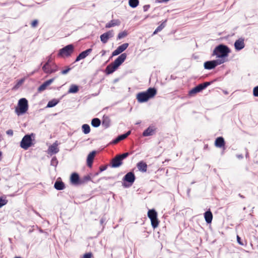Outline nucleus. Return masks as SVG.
<instances>
[{"label": "nucleus", "instance_id": "6e6d98bb", "mask_svg": "<svg viewBox=\"0 0 258 258\" xmlns=\"http://www.w3.org/2000/svg\"><path fill=\"white\" fill-rule=\"evenodd\" d=\"M245 150H246L245 157H246V158H248V153L247 150L246 149H245Z\"/></svg>", "mask_w": 258, "mask_h": 258}, {"label": "nucleus", "instance_id": "2f4dec72", "mask_svg": "<svg viewBox=\"0 0 258 258\" xmlns=\"http://www.w3.org/2000/svg\"><path fill=\"white\" fill-rule=\"evenodd\" d=\"M91 180V177L89 175H87L80 178V184L85 183L88 181Z\"/></svg>", "mask_w": 258, "mask_h": 258}, {"label": "nucleus", "instance_id": "58836bf2", "mask_svg": "<svg viewBox=\"0 0 258 258\" xmlns=\"http://www.w3.org/2000/svg\"><path fill=\"white\" fill-rule=\"evenodd\" d=\"M127 35V33L126 32V31H124L123 32H121L119 33L118 34L117 39H122L123 38H124Z\"/></svg>", "mask_w": 258, "mask_h": 258}, {"label": "nucleus", "instance_id": "423d86ee", "mask_svg": "<svg viewBox=\"0 0 258 258\" xmlns=\"http://www.w3.org/2000/svg\"><path fill=\"white\" fill-rule=\"evenodd\" d=\"M225 61L224 59H218L211 61H207L204 63V68L207 70H212L216 66L220 65Z\"/></svg>", "mask_w": 258, "mask_h": 258}, {"label": "nucleus", "instance_id": "f8f14e48", "mask_svg": "<svg viewBox=\"0 0 258 258\" xmlns=\"http://www.w3.org/2000/svg\"><path fill=\"white\" fill-rule=\"evenodd\" d=\"M58 144L57 141H55L54 143L52 144L51 146H50L48 149L47 153L48 154L52 155L53 154H55L57 153L59 150L58 148Z\"/></svg>", "mask_w": 258, "mask_h": 258}, {"label": "nucleus", "instance_id": "f3484780", "mask_svg": "<svg viewBox=\"0 0 258 258\" xmlns=\"http://www.w3.org/2000/svg\"><path fill=\"white\" fill-rule=\"evenodd\" d=\"M156 132V128L154 126H149L146 130L143 133V136L144 137H148L152 136L155 134Z\"/></svg>", "mask_w": 258, "mask_h": 258}, {"label": "nucleus", "instance_id": "8fccbe9b", "mask_svg": "<svg viewBox=\"0 0 258 258\" xmlns=\"http://www.w3.org/2000/svg\"><path fill=\"white\" fill-rule=\"evenodd\" d=\"M236 157L237 158H238L239 159H241L243 158V155L242 154L236 155Z\"/></svg>", "mask_w": 258, "mask_h": 258}, {"label": "nucleus", "instance_id": "e2e57ef3", "mask_svg": "<svg viewBox=\"0 0 258 258\" xmlns=\"http://www.w3.org/2000/svg\"><path fill=\"white\" fill-rule=\"evenodd\" d=\"M189 191H190V189H188V191H187V192H188V193H189Z\"/></svg>", "mask_w": 258, "mask_h": 258}, {"label": "nucleus", "instance_id": "37998d69", "mask_svg": "<svg viewBox=\"0 0 258 258\" xmlns=\"http://www.w3.org/2000/svg\"><path fill=\"white\" fill-rule=\"evenodd\" d=\"M71 70V68L67 67V68L64 70H62L61 72V74L62 75H66L67 74L70 70Z\"/></svg>", "mask_w": 258, "mask_h": 258}, {"label": "nucleus", "instance_id": "4c0bfd02", "mask_svg": "<svg viewBox=\"0 0 258 258\" xmlns=\"http://www.w3.org/2000/svg\"><path fill=\"white\" fill-rule=\"evenodd\" d=\"M24 81H25V78H23L22 79L18 80V82H17L16 84L14 86L13 89L14 90H16V89H18L20 87V86L22 85V84L24 82Z\"/></svg>", "mask_w": 258, "mask_h": 258}, {"label": "nucleus", "instance_id": "09e8293b", "mask_svg": "<svg viewBox=\"0 0 258 258\" xmlns=\"http://www.w3.org/2000/svg\"><path fill=\"white\" fill-rule=\"evenodd\" d=\"M237 242L241 245H243L244 244L241 241V239H240V237L237 235Z\"/></svg>", "mask_w": 258, "mask_h": 258}, {"label": "nucleus", "instance_id": "c85d7f7f", "mask_svg": "<svg viewBox=\"0 0 258 258\" xmlns=\"http://www.w3.org/2000/svg\"><path fill=\"white\" fill-rule=\"evenodd\" d=\"M100 124L101 121L98 118H94L91 121V125L95 127L99 126Z\"/></svg>", "mask_w": 258, "mask_h": 258}, {"label": "nucleus", "instance_id": "e433bc0d", "mask_svg": "<svg viewBox=\"0 0 258 258\" xmlns=\"http://www.w3.org/2000/svg\"><path fill=\"white\" fill-rule=\"evenodd\" d=\"M125 139V135H123V134L121 135L118 136L115 140H114L112 142V143L113 144H115L117 143L118 142H120V141H122Z\"/></svg>", "mask_w": 258, "mask_h": 258}, {"label": "nucleus", "instance_id": "bb28decb", "mask_svg": "<svg viewBox=\"0 0 258 258\" xmlns=\"http://www.w3.org/2000/svg\"><path fill=\"white\" fill-rule=\"evenodd\" d=\"M54 188L57 190H62L64 188V184L61 181H56L54 185Z\"/></svg>", "mask_w": 258, "mask_h": 258}, {"label": "nucleus", "instance_id": "79ce46f5", "mask_svg": "<svg viewBox=\"0 0 258 258\" xmlns=\"http://www.w3.org/2000/svg\"><path fill=\"white\" fill-rule=\"evenodd\" d=\"M253 95L254 96L258 97V86L253 88Z\"/></svg>", "mask_w": 258, "mask_h": 258}, {"label": "nucleus", "instance_id": "4d7b16f0", "mask_svg": "<svg viewBox=\"0 0 258 258\" xmlns=\"http://www.w3.org/2000/svg\"><path fill=\"white\" fill-rule=\"evenodd\" d=\"M55 66H56V65L54 63H52V68L53 69H55L56 68L55 67Z\"/></svg>", "mask_w": 258, "mask_h": 258}, {"label": "nucleus", "instance_id": "9b49d317", "mask_svg": "<svg viewBox=\"0 0 258 258\" xmlns=\"http://www.w3.org/2000/svg\"><path fill=\"white\" fill-rule=\"evenodd\" d=\"M55 69L52 68V64H49V62H46L42 67L43 71L47 74H52L56 72L58 70L57 66H55Z\"/></svg>", "mask_w": 258, "mask_h": 258}, {"label": "nucleus", "instance_id": "bf43d9fd", "mask_svg": "<svg viewBox=\"0 0 258 258\" xmlns=\"http://www.w3.org/2000/svg\"><path fill=\"white\" fill-rule=\"evenodd\" d=\"M162 1L164 2H167L169 1V0H162Z\"/></svg>", "mask_w": 258, "mask_h": 258}, {"label": "nucleus", "instance_id": "412c9836", "mask_svg": "<svg viewBox=\"0 0 258 258\" xmlns=\"http://www.w3.org/2000/svg\"><path fill=\"white\" fill-rule=\"evenodd\" d=\"M137 167L139 171L142 172H145L147 171V165L144 161H142L138 163Z\"/></svg>", "mask_w": 258, "mask_h": 258}, {"label": "nucleus", "instance_id": "052dcab7", "mask_svg": "<svg viewBox=\"0 0 258 258\" xmlns=\"http://www.w3.org/2000/svg\"><path fill=\"white\" fill-rule=\"evenodd\" d=\"M102 52H103V53H102V55H104L105 54V51L104 50H103Z\"/></svg>", "mask_w": 258, "mask_h": 258}, {"label": "nucleus", "instance_id": "1a4fd4ad", "mask_svg": "<svg viewBox=\"0 0 258 258\" xmlns=\"http://www.w3.org/2000/svg\"><path fill=\"white\" fill-rule=\"evenodd\" d=\"M136 177L134 173L132 172H129L127 173L123 178V180L124 181L127 182L130 184L129 185H127L126 183H123V185L124 187H128L133 184L135 180Z\"/></svg>", "mask_w": 258, "mask_h": 258}, {"label": "nucleus", "instance_id": "dca6fc26", "mask_svg": "<svg viewBox=\"0 0 258 258\" xmlns=\"http://www.w3.org/2000/svg\"><path fill=\"white\" fill-rule=\"evenodd\" d=\"M92 51L91 48L88 49L81 53L77 57L75 62L80 61V60L86 58Z\"/></svg>", "mask_w": 258, "mask_h": 258}, {"label": "nucleus", "instance_id": "680f3d73", "mask_svg": "<svg viewBox=\"0 0 258 258\" xmlns=\"http://www.w3.org/2000/svg\"><path fill=\"white\" fill-rule=\"evenodd\" d=\"M15 258H22V257H19V256H17V257H15Z\"/></svg>", "mask_w": 258, "mask_h": 258}, {"label": "nucleus", "instance_id": "49530a36", "mask_svg": "<svg viewBox=\"0 0 258 258\" xmlns=\"http://www.w3.org/2000/svg\"><path fill=\"white\" fill-rule=\"evenodd\" d=\"M8 135L12 136L13 135V131L12 130H9L6 132Z\"/></svg>", "mask_w": 258, "mask_h": 258}, {"label": "nucleus", "instance_id": "4be33fe9", "mask_svg": "<svg viewBox=\"0 0 258 258\" xmlns=\"http://www.w3.org/2000/svg\"><path fill=\"white\" fill-rule=\"evenodd\" d=\"M79 176L77 173H73L71 176V182L74 184H80Z\"/></svg>", "mask_w": 258, "mask_h": 258}, {"label": "nucleus", "instance_id": "a878e982", "mask_svg": "<svg viewBox=\"0 0 258 258\" xmlns=\"http://www.w3.org/2000/svg\"><path fill=\"white\" fill-rule=\"evenodd\" d=\"M102 124L105 128H108L110 125V119L109 117L107 116H104Z\"/></svg>", "mask_w": 258, "mask_h": 258}, {"label": "nucleus", "instance_id": "a18cd8bd", "mask_svg": "<svg viewBox=\"0 0 258 258\" xmlns=\"http://www.w3.org/2000/svg\"><path fill=\"white\" fill-rule=\"evenodd\" d=\"M91 257H92L91 253H85L83 256V258H91Z\"/></svg>", "mask_w": 258, "mask_h": 258}, {"label": "nucleus", "instance_id": "b1692460", "mask_svg": "<svg viewBox=\"0 0 258 258\" xmlns=\"http://www.w3.org/2000/svg\"><path fill=\"white\" fill-rule=\"evenodd\" d=\"M204 218L207 223H211L213 219V215L212 212L210 210L206 211L204 213Z\"/></svg>", "mask_w": 258, "mask_h": 258}, {"label": "nucleus", "instance_id": "4468645a", "mask_svg": "<svg viewBox=\"0 0 258 258\" xmlns=\"http://www.w3.org/2000/svg\"><path fill=\"white\" fill-rule=\"evenodd\" d=\"M126 56L125 53H122L112 63L118 68L125 60Z\"/></svg>", "mask_w": 258, "mask_h": 258}, {"label": "nucleus", "instance_id": "a211bd4d", "mask_svg": "<svg viewBox=\"0 0 258 258\" xmlns=\"http://www.w3.org/2000/svg\"><path fill=\"white\" fill-rule=\"evenodd\" d=\"M54 80V78H52L44 82L42 85H41L38 88L39 92H42L46 89L47 86L50 85Z\"/></svg>", "mask_w": 258, "mask_h": 258}, {"label": "nucleus", "instance_id": "6e6552de", "mask_svg": "<svg viewBox=\"0 0 258 258\" xmlns=\"http://www.w3.org/2000/svg\"><path fill=\"white\" fill-rule=\"evenodd\" d=\"M148 216L151 221V225L154 228L158 227L159 222L157 219V213L155 210H149L148 212Z\"/></svg>", "mask_w": 258, "mask_h": 258}, {"label": "nucleus", "instance_id": "0eeeda50", "mask_svg": "<svg viewBox=\"0 0 258 258\" xmlns=\"http://www.w3.org/2000/svg\"><path fill=\"white\" fill-rule=\"evenodd\" d=\"M74 46L72 44H69L59 50L58 53V56H69L71 55L74 51Z\"/></svg>", "mask_w": 258, "mask_h": 258}, {"label": "nucleus", "instance_id": "3c124183", "mask_svg": "<svg viewBox=\"0 0 258 258\" xmlns=\"http://www.w3.org/2000/svg\"><path fill=\"white\" fill-rule=\"evenodd\" d=\"M47 62H49V64H52L51 63V56H49L48 58V60Z\"/></svg>", "mask_w": 258, "mask_h": 258}, {"label": "nucleus", "instance_id": "f03ea898", "mask_svg": "<svg viewBox=\"0 0 258 258\" xmlns=\"http://www.w3.org/2000/svg\"><path fill=\"white\" fill-rule=\"evenodd\" d=\"M229 48L226 45L220 44L214 49L213 55H216L217 57L220 59H224L227 57L230 52Z\"/></svg>", "mask_w": 258, "mask_h": 258}, {"label": "nucleus", "instance_id": "de8ad7c7", "mask_svg": "<svg viewBox=\"0 0 258 258\" xmlns=\"http://www.w3.org/2000/svg\"><path fill=\"white\" fill-rule=\"evenodd\" d=\"M150 6L149 5H145L144 7H143V10L144 12H146L150 8Z\"/></svg>", "mask_w": 258, "mask_h": 258}, {"label": "nucleus", "instance_id": "7c9ffc66", "mask_svg": "<svg viewBox=\"0 0 258 258\" xmlns=\"http://www.w3.org/2000/svg\"><path fill=\"white\" fill-rule=\"evenodd\" d=\"M200 92H201V90H200V88L198 87V86H197L196 87L192 88L189 91L188 95L190 96H192Z\"/></svg>", "mask_w": 258, "mask_h": 258}, {"label": "nucleus", "instance_id": "a19ab883", "mask_svg": "<svg viewBox=\"0 0 258 258\" xmlns=\"http://www.w3.org/2000/svg\"><path fill=\"white\" fill-rule=\"evenodd\" d=\"M58 164V161L56 158V157H53L51 160L50 165L51 166L56 167Z\"/></svg>", "mask_w": 258, "mask_h": 258}, {"label": "nucleus", "instance_id": "c9c22d12", "mask_svg": "<svg viewBox=\"0 0 258 258\" xmlns=\"http://www.w3.org/2000/svg\"><path fill=\"white\" fill-rule=\"evenodd\" d=\"M82 130L85 134H88L90 132V126L87 124H84L82 125Z\"/></svg>", "mask_w": 258, "mask_h": 258}, {"label": "nucleus", "instance_id": "393cba45", "mask_svg": "<svg viewBox=\"0 0 258 258\" xmlns=\"http://www.w3.org/2000/svg\"><path fill=\"white\" fill-rule=\"evenodd\" d=\"M96 154L95 151H92L88 155L87 157V165L89 167H91L92 165L93 160Z\"/></svg>", "mask_w": 258, "mask_h": 258}, {"label": "nucleus", "instance_id": "72a5a7b5", "mask_svg": "<svg viewBox=\"0 0 258 258\" xmlns=\"http://www.w3.org/2000/svg\"><path fill=\"white\" fill-rule=\"evenodd\" d=\"M59 102L58 100L56 99H53L49 101L47 105V107H53L55 106Z\"/></svg>", "mask_w": 258, "mask_h": 258}, {"label": "nucleus", "instance_id": "ddd939ff", "mask_svg": "<svg viewBox=\"0 0 258 258\" xmlns=\"http://www.w3.org/2000/svg\"><path fill=\"white\" fill-rule=\"evenodd\" d=\"M128 46V43H125L119 46L115 50L112 52V55L116 56L124 51Z\"/></svg>", "mask_w": 258, "mask_h": 258}, {"label": "nucleus", "instance_id": "c756f323", "mask_svg": "<svg viewBox=\"0 0 258 258\" xmlns=\"http://www.w3.org/2000/svg\"><path fill=\"white\" fill-rule=\"evenodd\" d=\"M166 20L162 22L154 31L153 34H156L158 32L161 31L165 26Z\"/></svg>", "mask_w": 258, "mask_h": 258}, {"label": "nucleus", "instance_id": "5701e85b", "mask_svg": "<svg viewBox=\"0 0 258 258\" xmlns=\"http://www.w3.org/2000/svg\"><path fill=\"white\" fill-rule=\"evenodd\" d=\"M117 68L112 62L107 66L105 69V72L107 74L113 73Z\"/></svg>", "mask_w": 258, "mask_h": 258}, {"label": "nucleus", "instance_id": "9d476101", "mask_svg": "<svg viewBox=\"0 0 258 258\" xmlns=\"http://www.w3.org/2000/svg\"><path fill=\"white\" fill-rule=\"evenodd\" d=\"M114 36V32L113 30H110L101 35L100 39L102 42L105 44L107 42L108 39L112 38Z\"/></svg>", "mask_w": 258, "mask_h": 258}, {"label": "nucleus", "instance_id": "aec40b11", "mask_svg": "<svg viewBox=\"0 0 258 258\" xmlns=\"http://www.w3.org/2000/svg\"><path fill=\"white\" fill-rule=\"evenodd\" d=\"M120 24V21L118 19L112 20L105 25L106 28H109L116 26H119Z\"/></svg>", "mask_w": 258, "mask_h": 258}, {"label": "nucleus", "instance_id": "864d4df0", "mask_svg": "<svg viewBox=\"0 0 258 258\" xmlns=\"http://www.w3.org/2000/svg\"><path fill=\"white\" fill-rule=\"evenodd\" d=\"M131 134V132L128 131L126 133L123 134V135H125V138Z\"/></svg>", "mask_w": 258, "mask_h": 258}, {"label": "nucleus", "instance_id": "5fc2aeb1", "mask_svg": "<svg viewBox=\"0 0 258 258\" xmlns=\"http://www.w3.org/2000/svg\"><path fill=\"white\" fill-rule=\"evenodd\" d=\"M106 167H101L100 168V170L101 171H103L106 170Z\"/></svg>", "mask_w": 258, "mask_h": 258}, {"label": "nucleus", "instance_id": "cd10ccee", "mask_svg": "<svg viewBox=\"0 0 258 258\" xmlns=\"http://www.w3.org/2000/svg\"><path fill=\"white\" fill-rule=\"evenodd\" d=\"M79 91V87L76 85H71L69 90H68V93H76Z\"/></svg>", "mask_w": 258, "mask_h": 258}, {"label": "nucleus", "instance_id": "13d9d810", "mask_svg": "<svg viewBox=\"0 0 258 258\" xmlns=\"http://www.w3.org/2000/svg\"><path fill=\"white\" fill-rule=\"evenodd\" d=\"M2 152L0 151V161L2 160Z\"/></svg>", "mask_w": 258, "mask_h": 258}, {"label": "nucleus", "instance_id": "7ed1b4c3", "mask_svg": "<svg viewBox=\"0 0 258 258\" xmlns=\"http://www.w3.org/2000/svg\"><path fill=\"white\" fill-rule=\"evenodd\" d=\"M35 135L33 133L26 135L21 141L20 147L24 150H27L33 144L32 142L35 140Z\"/></svg>", "mask_w": 258, "mask_h": 258}, {"label": "nucleus", "instance_id": "473e14b6", "mask_svg": "<svg viewBox=\"0 0 258 258\" xmlns=\"http://www.w3.org/2000/svg\"><path fill=\"white\" fill-rule=\"evenodd\" d=\"M139 0H129L128 1L129 6L133 8H136L139 5Z\"/></svg>", "mask_w": 258, "mask_h": 258}, {"label": "nucleus", "instance_id": "2eb2a0df", "mask_svg": "<svg viewBox=\"0 0 258 258\" xmlns=\"http://www.w3.org/2000/svg\"><path fill=\"white\" fill-rule=\"evenodd\" d=\"M245 46L244 42V39L243 38H240L234 43V47L235 49L239 51L243 49Z\"/></svg>", "mask_w": 258, "mask_h": 258}, {"label": "nucleus", "instance_id": "c03bdc74", "mask_svg": "<svg viewBox=\"0 0 258 258\" xmlns=\"http://www.w3.org/2000/svg\"><path fill=\"white\" fill-rule=\"evenodd\" d=\"M38 21L37 20H35L33 21L31 23V26L33 28L36 27L38 24Z\"/></svg>", "mask_w": 258, "mask_h": 258}, {"label": "nucleus", "instance_id": "f704fd0d", "mask_svg": "<svg viewBox=\"0 0 258 258\" xmlns=\"http://www.w3.org/2000/svg\"><path fill=\"white\" fill-rule=\"evenodd\" d=\"M212 82H206L203 84H200L198 85V87L200 88V90L202 91L207 88L208 86H209Z\"/></svg>", "mask_w": 258, "mask_h": 258}, {"label": "nucleus", "instance_id": "f257e3e1", "mask_svg": "<svg viewBox=\"0 0 258 258\" xmlns=\"http://www.w3.org/2000/svg\"><path fill=\"white\" fill-rule=\"evenodd\" d=\"M157 93V90L154 88H149L147 91L137 94V99L139 103L147 102L149 99L153 98Z\"/></svg>", "mask_w": 258, "mask_h": 258}, {"label": "nucleus", "instance_id": "ea45409f", "mask_svg": "<svg viewBox=\"0 0 258 258\" xmlns=\"http://www.w3.org/2000/svg\"><path fill=\"white\" fill-rule=\"evenodd\" d=\"M8 203V200L6 198L0 197V208L3 206L6 205Z\"/></svg>", "mask_w": 258, "mask_h": 258}, {"label": "nucleus", "instance_id": "20e7f679", "mask_svg": "<svg viewBox=\"0 0 258 258\" xmlns=\"http://www.w3.org/2000/svg\"><path fill=\"white\" fill-rule=\"evenodd\" d=\"M28 109V101L25 98H21L19 100L18 107L16 108L15 112L18 115L25 113Z\"/></svg>", "mask_w": 258, "mask_h": 258}, {"label": "nucleus", "instance_id": "603ef678", "mask_svg": "<svg viewBox=\"0 0 258 258\" xmlns=\"http://www.w3.org/2000/svg\"><path fill=\"white\" fill-rule=\"evenodd\" d=\"M105 219L103 218H102L101 219H100V224H103L105 221Z\"/></svg>", "mask_w": 258, "mask_h": 258}, {"label": "nucleus", "instance_id": "6ab92c4d", "mask_svg": "<svg viewBox=\"0 0 258 258\" xmlns=\"http://www.w3.org/2000/svg\"><path fill=\"white\" fill-rule=\"evenodd\" d=\"M225 141L223 137H220L217 138L215 142V145L218 148H223L225 149Z\"/></svg>", "mask_w": 258, "mask_h": 258}, {"label": "nucleus", "instance_id": "39448f33", "mask_svg": "<svg viewBox=\"0 0 258 258\" xmlns=\"http://www.w3.org/2000/svg\"><path fill=\"white\" fill-rule=\"evenodd\" d=\"M128 155L129 153L126 152L116 156L111 160V167L113 168H117L121 166L122 164V160L128 157Z\"/></svg>", "mask_w": 258, "mask_h": 258}]
</instances>
